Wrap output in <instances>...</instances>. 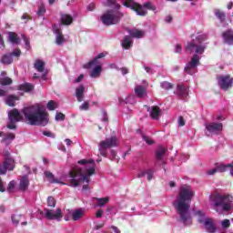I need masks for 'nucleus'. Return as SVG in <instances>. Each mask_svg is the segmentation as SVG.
I'll use <instances>...</instances> for the list:
<instances>
[{"label": "nucleus", "instance_id": "nucleus-12", "mask_svg": "<svg viewBox=\"0 0 233 233\" xmlns=\"http://www.w3.org/2000/svg\"><path fill=\"white\" fill-rule=\"evenodd\" d=\"M9 123L7 124V128L10 130H15V123L23 120V115L17 109H13L8 112Z\"/></svg>", "mask_w": 233, "mask_h": 233}, {"label": "nucleus", "instance_id": "nucleus-15", "mask_svg": "<svg viewBox=\"0 0 233 233\" xmlns=\"http://www.w3.org/2000/svg\"><path fill=\"white\" fill-rule=\"evenodd\" d=\"M7 170H14V159L8 157L5 160L4 165H0V174H6Z\"/></svg>", "mask_w": 233, "mask_h": 233}, {"label": "nucleus", "instance_id": "nucleus-30", "mask_svg": "<svg viewBox=\"0 0 233 233\" xmlns=\"http://www.w3.org/2000/svg\"><path fill=\"white\" fill-rule=\"evenodd\" d=\"M72 21H74V18H72L71 15H61V22H62V25H72Z\"/></svg>", "mask_w": 233, "mask_h": 233}, {"label": "nucleus", "instance_id": "nucleus-17", "mask_svg": "<svg viewBox=\"0 0 233 233\" xmlns=\"http://www.w3.org/2000/svg\"><path fill=\"white\" fill-rule=\"evenodd\" d=\"M224 43L227 45H233V30L228 29L222 34Z\"/></svg>", "mask_w": 233, "mask_h": 233}, {"label": "nucleus", "instance_id": "nucleus-13", "mask_svg": "<svg viewBox=\"0 0 233 233\" xmlns=\"http://www.w3.org/2000/svg\"><path fill=\"white\" fill-rule=\"evenodd\" d=\"M217 79H218V86L222 90H228V88H232L233 78L230 77V76L228 75L218 76Z\"/></svg>", "mask_w": 233, "mask_h": 233}, {"label": "nucleus", "instance_id": "nucleus-16", "mask_svg": "<svg viewBox=\"0 0 233 233\" xmlns=\"http://www.w3.org/2000/svg\"><path fill=\"white\" fill-rule=\"evenodd\" d=\"M147 112H149L152 119H159L161 116V109L157 106L147 107Z\"/></svg>", "mask_w": 233, "mask_h": 233}, {"label": "nucleus", "instance_id": "nucleus-7", "mask_svg": "<svg viewBox=\"0 0 233 233\" xmlns=\"http://www.w3.org/2000/svg\"><path fill=\"white\" fill-rule=\"evenodd\" d=\"M122 3L124 6H127V8H131V10H134L137 15H146L147 8L148 10H156V6L152 5L150 3H146L144 5L136 3L134 0H122Z\"/></svg>", "mask_w": 233, "mask_h": 233}, {"label": "nucleus", "instance_id": "nucleus-49", "mask_svg": "<svg viewBox=\"0 0 233 233\" xmlns=\"http://www.w3.org/2000/svg\"><path fill=\"white\" fill-rule=\"evenodd\" d=\"M183 52V47L180 46V44H177L175 46V54H181Z\"/></svg>", "mask_w": 233, "mask_h": 233}, {"label": "nucleus", "instance_id": "nucleus-23", "mask_svg": "<svg viewBox=\"0 0 233 233\" xmlns=\"http://www.w3.org/2000/svg\"><path fill=\"white\" fill-rule=\"evenodd\" d=\"M28 185H30V181L28 180L27 176H24L20 178V184H19V188L21 190H26L28 188Z\"/></svg>", "mask_w": 233, "mask_h": 233}, {"label": "nucleus", "instance_id": "nucleus-34", "mask_svg": "<svg viewBox=\"0 0 233 233\" xmlns=\"http://www.w3.org/2000/svg\"><path fill=\"white\" fill-rule=\"evenodd\" d=\"M35 68L37 72H45V62L43 60H36L35 62Z\"/></svg>", "mask_w": 233, "mask_h": 233}, {"label": "nucleus", "instance_id": "nucleus-62", "mask_svg": "<svg viewBox=\"0 0 233 233\" xmlns=\"http://www.w3.org/2000/svg\"><path fill=\"white\" fill-rule=\"evenodd\" d=\"M83 75H80L76 79H75L74 83H81L83 81Z\"/></svg>", "mask_w": 233, "mask_h": 233}, {"label": "nucleus", "instance_id": "nucleus-26", "mask_svg": "<svg viewBox=\"0 0 233 233\" xmlns=\"http://www.w3.org/2000/svg\"><path fill=\"white\" fill-rule=\"evenodd\" d=\"M45 176L49 178L50 183H58V185H65L63 181L54 177V174L50 173V171H46Z\"/></svg>", "mask_w": 233, "mask_h": 233}, {"label": "nucleus", "instance_id": "nucleus-38", "mask_svg": "<svg viewBox=\"0 0 233 233\" xmlns=\"http://www.w3.org/2000/svg\"><path fill=\"white\" fill-rule=\"evenodd\" d=\"M20 90H24L25 92H32L34 90V85L25 83L20 86Z\"/></svg>", "mask_w": 233, "mask_h": 233}, {"label": "nucleus", "instance_id": "nucleus-2", "mask_svg": "<svg viewBox=\"0 0 233 233\" xmlns=\"http://www.w3.org/2000/svg\"><path fill=\"white\" fill-rule=\"evenodd\" d=\"M78 165H82V167H76L69 173L70 187H76L83 185V190H88L90 177L94 176L96 172V162L94 160L82 159L78 161Z\"/></svg>", "mask_w": 233, "mask_h": 233}, {"label": "nucleus", "instance_id": "nucleus-20", "mask_svg": "<svg viewBox=\"0 0 233 233\" xmlns=\"http://www.w3.org/2000/svg\"><path fill=\"white\" fill-rule=\"evenodd\" d=\"M177 94L180 97H187L188 96V87L185 86V85H177Z\"/></svg>", "mask_w": 233, "mask_h": 233}, {"label": "nucleus", "instance_id": "nucleus-29", "mask_svg": "<svg viewBox=\"0 0 233 233\" xmlns=\"http://www.w3.org/2000/svg\"><path fill=\"white\" fill-rule=\"evenodd\" d=\"M136 105V96L130 95L125 100L120 101V105Z\"/></svg>", "mask_w": 233, "mask_h": 233}, {"label": "nucleus", "instance_id": "nucleus-57", "mask_svg": "<svg viewBox=\"0 0 233 233\" xmlns=\"http://www.w3.org/2000/svg\"><path fill=\"white\" fill-rule=\"evenodd\" d=\"M11 56H15V57H19L21 56V50L15 49Z\"/></svg>", "mask_w": 233, "mask_h": 233}, {"label": "nucleus", "instance_id": "nucleus-44", "mask_svg": "<svg viewBox=\"0 0 233 233\" xmlns=\"http://www.w3.org/2000/svg\"><path fill=\"white\" fill-rule=\"evenodd\" d=\"M47 207H56V198L54 197L47 198Z\"/></svg>", "mask_w": 233, "mask_h": 233}, {"label": "nucleus", "instance_id": "nucleus-35", "mask_svg": "<svg viewBox=\"0 0 233 233\" xmlns=\"http://www.w3.org/2000/svg\"><path fill=\"white\" fill-rule=\"evenodd\" d=\"M129 34L131 37H137V38H140V37H143V35H145V32L139 29H133L130 31Z\"/></svg>", "mask_w": 233, "mask_h": 233}, {"label": "nucleus", "instance_id": "nucleus-25", "mask_svg": "<svg viewBox=\"0 0 233 233\" xmlns=\"http://www.w3.org/2000/svg\"><path fill=\"white\" fill-rule=\"evenodd\" d=\"M15 101H19V96L11 95L7 96L5 104L8 105V106H15Z\"/></svg>", "mask_w": 233, "mask_h": 233}, {"label": "nucleus", "instance_id": "nucleus-11", "mask_svg": "<svg viewBox=\"0 0 233 233\" xmlns=\"http://www.w3.org/2000/svg\"><path fill=\"white\" fill-rule=\"evenodd\" d=\"M206 136H216L223 131V124L219 122H209L205 124Z\"/></svg>", "mask_w": 233, "mask_h": 233}, {"label": "nucleus", "instance_id": "nucleus-64", "mask_svg": "<svg viewBox=\"0 0 233 233\" xmlns=\"http://www.w3.org/2000/svg\"><path fill=\"white\" fill-rule=\"evenodd\" d=\"M230 168L228 169L230 176L233 177V162L229 164Z\"/></svg>", "mask_w": 233, "mask_h": 233}, {"label": "nucleus", "instance_id": "nucleus-9", "mask_svg": "<svg viewBox=\"0 0 233 233\" xmlns=\"http://www.w3.org/2000/svg\"><path fill=\"white\" fill-rule=\"evenodd\" d=\"M195 216L198 219V223H201L204 225L205 229L208 233H214L216 232V226H214V221H212V218H208L206 217L205 212L201 210H198L195 212Z\"/></svg>", "mask_w": 233, "mask_h": 233}, {"label": "nucleus", "instance_id": "nucleus-31", "mask_svg": "<svg viewBox=\"0 0 233 233\" xmlns=\"http://www.w3.org/2000/svg\"><path fill=\"white\" fill-rule=\"evenodd\" d=\"M132 38L130 36H125L124 40L122 41V46L126 50H128L130 46H132Z\"/></svg>", "mask_w": 233, "mask_h": 233}, {"label": "nucleus", "instance_id": "nucleus-41", "mask_svg": "<svg viewBox=\"0 0 233 233\" xmlns=\"http://www.w3.org/2000/svg\"><path fill=\"white\" fill-rule=\"evenodd\" d=\"M215 15L219 21H225V13L219 9L215 10Z\"/></svg>", "mask_w": 233, "mask_h": 233}, {"label": "nucleus", "instance_id": "nucleus-24", "mask_svg": "<svg viewBox=\"0 0 233 233\" xmlns=\"http://www.w3.org/2000/svg\"><path fill=\"white\" fill-rule=\"evenodd\" d=\"M135 94L137 97H145L147 96V89L143 86H137L135 87Z\"/></svg>", "mask_w": 233, "mask_h": 233}, {"label": "nucleus", "instance_id": "nucleus-39", "mask_svg": "<svg viewBox=\"0 0 233 233\" xmlns=\"http://www.w3.org/2000/svg\"><path fill=\"white\" fill-rule=\"evenodd\" d=\"M110 201V198L108 197L102 198H96L97 207H105L106 203Z\"/></svg>", "mask_w": 233, "mask_h": 233}, {"label": "nucleus", "instance_id": "nucleus-46", "mask_svg": "<svg viewBox=\"0 0 233 233\" xmlns=\"http://www.w3.org/2000/svg\"><path fill=\"white\" fill-rule=\"evenodd\" d=\"M221 227H222V228H228V227H230V220L229 219L222 220Z\"/></svg>", "mask_w": 233, "mask_h": 233}, {"label": "nucleus", "instance_id": "nucleus-22", "mask_svg": "<svg viewBox=\"0 0 233 233\" xmlns=\"http://www.w3.org/2000/svg\"><path fill=\"white\" fill-rule=\"evenodd\" d=\"M76 97L79 103L83 101L85 98V86H79L76 89Z\"/></svg>", "mask_w": 233, "mask_h": 233}, {"label": "nucleus", "instance_id": "nucleus-4", "mask_svg": "<svg viewBox=\"0 0 233 233\" xmlns=\"http://www.w3.org/2000/svg\"><path fill=\"white\" fill-rule=\"evenodd\" d=\"M22 114L27 125L35 127H46L48 125V113L41 104L25 106L22 109Z\"/></svg>", "mask_w": 233, "mask_h": 233}, {"label": "nucleus", "instance_id": "nucleus-63", "mask_svg": "<svg viewBox=\"0 0 233 233\" xmlns=\"http://www.w3.org/2000/svg\"><path fill=\"white\" fill-rule=\"evenodd\" d=\"M120 70H121L123 76H127V74H128V68H127V67H122Z\"/></svg>", "mask_w": 233, "mask_h": 233}, {"label": "nucleus", "instance_id": "nucleus-54", "mask_svg": "<svg viewBox=\"0 0 233 233\" xmlns=\"http://www.w3.org/2000/svg\"><path fill=\"white\" fill-rule=\"evenodd\" d=\"M103 214H105V211H103V209H98L96 213V218H103Z\"/></svg>", "mask_w": 233, "mask_h": 233}, {"label": "nucleus", "instance_id": "nucleus-1", "mask_svg": "<svg viewBox=\"0 0 233 233\" xmlns=\"http://www.w3.org/2000/svg\"><path fill=\"white\" fill-rule=\"evenodd\" d=\"M207 35H198L195 39L185 44V52L187 54H194L190 61L186 65L185 71L189 76H193L198 72V66H199V61H201V56L205 54L207 50Z\"/></svg>", "mask_w": 233, "mask_h": 233}, {"label": "nucleus", "instance_id": "nucleus-56", "mask_svg": "<svg viewBox=\"0 0 233 233\" xmlns=\"http://www.w3.org/2000/svg\"><path fill=\"white\" fill-rule=\"evenodd\" d=\"M216 172H218V167L208 170V176H214V174H216Z\"/></svg>", "mask_w": 233, "mask_h": 233}, {"label": "nucleus", "instance_id": "nucleus-53", "mask_svg": "<svg viewBox=\"0 0 233 233\" xmlns=\"http://www.w3.org/2000/svg\"><path fill=\"white\" fill-rule=\"evenodd\" d=\"M6 190V187H5V182H3V179L0 177V192H5Z\"/></svg>", "mask_w": 233, "mask_h": 233}, {"label": "nucleus", "instance_id": "nucleus-21", "mask_svg": "<svg viewBox=\"0 0 233 233\" xmlns=\"http://www.w3.org/2000/svg\"><path fill=\"white\" fill-rule=\"evenodd\" d=\"M7 35V40L9 43H12V45H19V43H21L19 36L15 32H8Z\"/></svg>", "mask_w": 233, "mask_h": 233}, {"label": "nucleus", "instance_id": "nucleus-47", "mask_svg": "<svg viewBox=\"0 0 233 233\" xmlns=\"http://www.w3.org/2000/svg\"><path fill=\"white\" fill-rule=\"evenodd\" d=\"M80 110H88L90 108V103L84 102L80 106Z\"/></svg>", "mask_w": 233, "mask_h": 233}, {"label": "nucleus", "instance_id": "nucleus-3", "mask_svg": "<svg viewBox=\"0 0 233 233\" xmlns=\"http://www.w3.org/2000/svg\"><path fill=\"white\" fill-rule=\"evenodd\" d=\"M192 198H194L192 187L190 186H182L177 200L173 203V207H175L179 216V221L184 225H192V217L189 211Z\"/></svg>", "mask_w": 233, "mask_h": 233}, {"label": "nucleus", "instance_id": "nucleus-36", "mask_svg": "<svg viewBox=\"0 0 233 233\" xmlns=\"http://www.w3.org/2000/svg\"><path fill=\"white\" fill-rule=\"evenodd\" d=\"M218 172H227L230 168V164H217Z\"/></svg>", "mask_w": 233, "mask_h": 233}, {"label": "nucleus", "instance_id": "nucleus-19", "mask_svg": "<svg viewBox=\"0 0 233 233\" xmlns=\"http://www.w3.org/2000/svg\"><path fill=\"white\" fill-rule=\"evenodd\" d=\"M146 176H147L148 181H152V177L154 176V170L143 169V170H140L137 174V177H145Z\"/></svg>", "mask_w": 233, "mask_h": 233}, {"label": "nucleus", "instance_id": "nucleus-60", "mask_svg": "<svg viewBox=\"0 0 233 233\" xmlns=\"http://www.w3.org/2000/svg\"><path fill=\"white\" fill-rule=\"evenodd\" d=\"M58 150H61L62 152H66V147L61 143L58 145Z\"/></svg>", "mask_w": 233, "mask_h": 233}, {"label": "nucleus", "instance_id": "nucleus-28", "mask_svg": "<svg viewBox=\"0 0 233 233\" xmlns=\"http://www.w3.org/2000/svg\"><path fill=\"white\" fill-rule=\"evenodd\" d=\"M14 139H15V135H14V133H7L2 142L5 143V145H10Z\"/></svg>", "mask_w": 233, "mask_h": 233}, {"label": "nucleus", "instance_id": "nucleus-5", "mask_svg": "<svg viewBox=\"0 0 233 233\" xmlns=\"http://www.w3.org/2000/svg\"><path fill=\"white\" fill-rule=\"evenodd\" d=\"M104 6H110L113 8L111 10L106 11L101 16V21L106 26H110L112 25H117L121 21V17H123V13L119 11L121 5L115 2V0H106L103 2Z\"/></svg>", "mask_w": 233, "mask_h": 233}, {"label": "nucleus", "instance_id": "nucleus-52", "mask_svg": "<svg viewBox=\"0 0 233 233\" xmlns=\"http://www.w3.org/2000/svg\"><path fill=\"white\" fill-rule=\"evenodd\" d=\"M86 9L88 12H94V10L96 9V5L94 3H91L87 5Z\"/></svg>", "mask_w": 233, "mask_h": 233}, {"label": "nucleus", "instance_id": "nucleus-27", "mask_svg": "<svg viewBox=\"0 0 233 233\" xmlns=\"http://www.w3.org/2000/svg\"><path fill=\"white\" fill-rule=\"evenodd\" d=\"M83 214H85V211L81 208L73 211L72 218L74 221H78V219H81V218H83Z\"/></svg>", "mask_w": 233, "mask_h": 233}, {"label": "nucleus", "instance_id": "nucleus-61", "mask_svg": "<svg viewBox=\"0 0 233 233\" xmlns=\"http://www.w3.org/2000/svg\"><path fill=\"white\" fill-rule=\"evenodd\" d=\"M65 143H66V147H72V144H73V142L70 140V138L65 139Z\"/></svg>", "mask_w": 233, "mask_h": 233}, {"label": "nucleus", "instance_id": "nucleus-55", "mask_svg": "<svg viewBox=\"0 0 233 233\" xmlns=\"http://www.w3.org/2000/svg\"><path fill=\"white\" fill-rule=\"evenodd\" d=\"M178 127H185V119L183 116L178 117Z\"/></svg>", "mask_w": 233, "mask_h": 233}, {"label": "nucleus", "instance_id": "nucleus-51", "mask_svg": "<svg viewBox=\"0 0 233 233\" xmlns=\"http://www.w3.org/2000/svg\"><path fill=\"white\" fill-rule=\"evenodd\" d=\"M46 12V9L45 8L44 5H41L39 8H38V12H37V15H43V14H45Z\"/></svg>", "mask_w": 233, "mask_h": 233}, {"label": "nucleus", "instance_id": "nucleus-10", "mask_svg": "<svg viewBox=\"0 0 233 233\" xmlns=\"http://www.w3.org/2000/svg\"><path fill=\"white\" fill-rule=\"evenodd\" d=\"M85 68H91L90 77L96 79L101 76V72H103V66L101 61L97 59H93L87 65L85 66Z\"/></svg>", "mask_w": 233, "mask_h": 233}, {"label": "nucleus", "instance_id": "nucleus-58", "mask_svg": "<svg viewBox=\"0 0 233 233\" xmlns=\"http://www.w3.org/2000/svg\"><path fill=\"white\" fill-rule=\"evenodd\" d=\"M106 56V53H100L94 59H96V61H99V59H103V57H105Z\"/></svg>", "mask_w": 233, "mask_h": 233}, {"label": "nucleus", "instance_id": "nucleus-40", "mask_svg": "<svg viewBox=\"0 0 233 233\" xmlns=\"http://www.w3.org/2000/svg\"><path fill=\"white\" fill-rule=\"evenodd\" d=\"M22 218H23V215H13L11 217L13 225L17 227L19 225V221H21Z\"/></svg>", "mask_w": 233, "mask_h": 233}, {"label": "nucleus", "instance_id": "nucleus-6", "mask_svg": "<svg viewBox=\"0 0 233 233\" xmlns=\"http://www.w3.org/2000/svg\"><path fill=\"white\" fill-rule=\"evenodd\" d=\"M209 201L212 204L213 210L218 212V214L230 212L233 208V197L230 195L211 194L209 196Z\"/></svg>", "mask_w": 233, "mask_h": 233}, {"label": "nucleus", "instance_id": "nucleus-32", "mask_svg": "<svg viewBox=\"0 0 233 233\" xmlns=\"http://www.w3.org/2000/svg\"><path fill=\"white\" fill-rule=\"evenodd\" d=\"M165 154H167V148L164 147H159L156 153L157 159H163V156H165Z\"/></svg>", "mask_w": 233, "mask_h": 233}, {"label": "nucleus", "instance_id": "nucleus-45", "mask_svg": "<svg viewBox=\"0 0 233 233\" xmlns=\"http://www.w3.org/2000/svg\"><path fill=\"white\" fill-rule=\"evenodd\" d=\"M15 188V181L12 180L8 184L7 190H8V192H14Z\"/></svg>", "mask_w": 233, "mask_h": 233}, {"label": "nucleus", "instance_id": "nucleus-42", "mask_svg": "<svg viewBox=\"0 0 233 233\" xmlns=\"http://www.w3.org/2000/svg\"><path fill=\"white\" fill-rule=\"evenodd\" d=\"M46 106H47V109L52 111V110H56V108H57L58 105L56 101L51 100L47 103Z\"/></svg>", "mask_w": 233, "mask_h": 233}, {"label": "nucleus", "instance_id": "nucleus-59", "mask_svg": "<svg viewBox=\"0 0 233 233\" xmlns=\"http://www.w3.org/2000/svg\"><path fill=\"white\" fill-rule=\"evenodd\" d=\"M143 139H144V141H146V143H147V145H152V143H154V142L152 141V139H150V138L147 137H143Z\"/></svg>", "mask_w": 233, "mask_h": 233}, {"label": "nucleus", "instance_id": "nucleus-43", "mask_svg": "<svg viewBox=\"0 0 233 233\" xmlns=\"http://www.w3.org/2000/svg\"><path fill=\"white\" fill-rule=\"evenodd\" d=\"M161 88H163L164 90H170V88H172L173 85L169 82H162L160 84Z\"/></svg>", "mask_w": 233, "mask_h": 233}, {"label": "nucleus", "instance_id": "nucleus-48", "mask_svg": "<svg viewBox=\"0 0 233 233\" xmlns=\"http://www.w3.org/2000/svg\"><path fill=\"white\" fill-rule=\"evenodd\" d=\"M56 121H65V116L63 113H57L55 117Z\"/></svg>", "mask_w": 233, "mask_h": 233}, {"label": "nucleus", "instance_id": "nucleus-37", "mask_svg": "<svg viewBox=\"0 0 233 233\" xmlns=\"http://www.w3.org/2000/svg\"><path fill=\"white\" fill-rule=\"evenodd\" d=\"M13 61H14V58H12V54L4 55L2 57L3 65H11Z\"/></svg>", "mask_w": 233, "mask_h": 233}, {"label": "nucleus", "instance_id": "nucleus-50", "mask_svg": "<svg viewBox=\"0 0 233 233\" xmlns=\"http://www.w3.org/2000/svg\"><path fill=\"white\" fill-rule=\"evenodd\" d=\"M23 40L25 42V47L27 50H30V40L26 36H23Z\"/></svg>", "mask_w": 233, "mask_h": 233}, {"label": "nucleus", "instance_id": "nucleus-18", "mask_svg": "<svg viewBox=\"0 0 233 233\" xmlns=\"http://www.w3.org/2000/svg\"><path fill=\"white\" fill-rule=\"evenodd\" d=\"M54 30V34H56V43L58 46L63 45V43H65V36L63 35V33L61 31H59V29L55 26L53 27Z\"/></svg>", "mask_w": 233, "mask_h": 233}, {"label": "nucleus", "instance_id": "nucleus-14", "mask_svg": "<svg viewBox=\"0 0 233 233\" xmlns=\"http://www.w3.org/2000/svg\"><path fill=\"white\" fill-rule=\"evenodd\" d=\"M43 214L47 219H55L56 221H61L63 218V213H61V209L50 210L48 208H45Z\"/></svg>", "mask_w": 233, "mask_h": 233}, {"label": "nucleus", "instance_id": "nucleus-33", "mask_svg": "<svg viewBox=\"0 0 233 233\" xmlns=\"http://www.w3.org/2000/svg\"><path fill=\"white\" fill-rule=\"evenodd\" d=\"M6 76L5 72H2V77L0 78V84L6 86V85H12V80L10 77L8 76Z\"/></svg>", "mask_w": 233, "mask_h": 233}, {"label": "nucleus", "instance_id": "nucleus-8", "mask_svg": "<svg viewBox=\"0 0 233 233\" xmlns=\"http://www.w3.org/2000/svg\"><path fill=\"white\" fill-rule=\"evenodd\" d=\"M114 147H119V139H117L116 137H107L99 142L98 152L101 156L106 157V150H108V148H114Z\"/></svg>", "mask_w": 233, "mask_h": 233}]
</instances>
